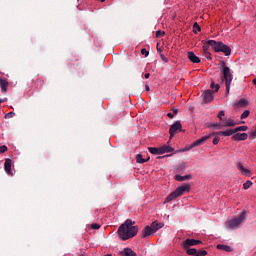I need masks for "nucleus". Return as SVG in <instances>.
Here are the masks:
<instances>
[{
    "mask_svg": "<svg viewBox=\"0 0 256 256\" xmlns=\"http://www.w3.org/2000/svg\"><path fill=\"white\" fill-rule=\"evenodd\" d=\"M184 250H186V253L190 256L197 255V249H195V248H187Z\"/></svg>",
    "mask_w": 256,
    "mask_h": 256,
    "instance_id": "26",
    "label": "nucleus"
},
{
    "mask_svg": "<svg viewBox=\"0 0 256 256\" xmlns=\"http://www.w3.org/2000/svg\"><path fill=\"white\" fill-rule=\"evenodd\" d=\"M91 229H101V225H99L97 223H93V224H91Z\"/></svg>",
    "mask_w": 256,
    "mask_h": 256,
    "instance_id": "38",
    "label": "nucleus"
},
{
    "mask_svg": "<svg viewBox=\"0 0 256 256\" xmlns=\"http://www.w3.org/2000/svg\"><path fill=\"white\" fill-rule=\"evenodd\" d=\"M174 179L176 181H179V182H183V181H189L192 179V176L191 174H188V175H185V176H181V175H175L174 176Z\"/></svg>",
    "mask_w": 256,
    "mask_h": 256,
    "instance_id": "16",
    "label": "nucleus"
},
{
    "mask_svg": "<svg viewBox=\"0 0 256 256\" xmlns=\"http://www.w3.org/2000/svg\"><path fill=\"white\" fill-rule=\"evenodd\" d=\"M250 137H251L252 139H256V130H254V131H252V132L250 133Z\"/></svg>",
    "mask_w": 256,
    "mask_h": 256,
    "instance_id": "41",
    "label": "nucleus"
},
{
    "mask_svg": "<svg viewBox=\"0 0 256 256\" xmlns=\"http://www.w3.org/2000/svg\"><path fill=\"white\" fill-rule=\"evenodd\" d=\"M208 127H209V129H211V127H215L216 129H222V127H223V125H221V124H217V123H210V124H208Z\"/></svg>",
    "mask_w": 256,
    "mask_h": 256,
    "instance_id": "29",
    "label": "nucleus"
},
{
    "mask_svg": "<svg viewBox=\"0 0 256 256\" xmlns=\"http://www.w3.org/2000/svg\"><path fill=\"white\" fill-rule=\"evenodd\" d=\"M249 104L246 99L242 98L237 102V107H245Z\"/></svg>",
    "mask_w": 256,
    "mask_h": 256,
    "instance_id": "25",
    "label": "nucleus"
},
{
    "mask_svg": "<svg viewBox=\"0 0 256 256\" xmlns=\"http://www.w3.org/2000/svg\"><path fill=\"white\" fill-rule=\"evenodd\" d=\"M6 151H7V146H5V145L0 146V154L5 153Z\"/></svg>",
    "mask_w": 256,
    "mask_h": 256,
    "instance_id": "39",
    "label": "nucleus"
},
{
    "mask_svg": "<svg viewBox=\"0 0 256 256\" xmlns=\"http://www.w3.org/2000/svg\"><path fill=\"white\" fill-rule=\"evenodd\" d=\"M11 159L7 158L4 163V169L8 175H13V172L11 171Z\"/></svg>",
    "mask_w": 256,
    "mask_h": 256,
    "instance_id": "15",
    "label": "nucleus"
},
{
    "mask_svg": "<svg viewBox=\"0 0 256 256\" xmlns=\"http://www.w3.org/2000/svg\"><path fill=\"white\" fill-rule=\"evenodd\" d=\"M141 54H142V55H145V57H149V51H147V49H145V48H143V49L141 50Z\"/></svg>",
    "mask_w": 256,
    "mask_h": 256,
    "instance_id": "37",
    "label": "nucleus"
},
{
    "mask_svg": "<svg viewBox=\"0 0 256 256\" xmlns=\"http://www.w3.org/2000/svg\"><path fill=\"white\" fill-rule=\"evenodd\" d=\"M167 117H169V119H173V117H175V114H173V113H168V114H167Z\"/></svg>",
    "mask_w": 256,
    "mask_h": 256,
    "instance_id": "43",
    "label": "nucleus"
},
{
    "mask_svg": "<svg viewBox=\"0 0 256 256\" xmlns=\"http://www.w3.org/2000/svg\"><path fill=\"white\" fill-rule=\"evenodd\" d=\"M247 129H249L247 126L236 127L234 128V133H239V131H247Z\"/></svg>",
    "mask_w": 256,
    "mask_h": 256,
    "instance_id": "27",
    "label": "nucleus"
},
{
    "mask_svg": "<svg viewBox=\"0 0 256 256\" xmlns=\"http://www.w3.org/2000/svg\"><path fill=\"white\" fill-rule=\"evenodd\" d=\"M182 127L183 126L179 121H176L174 124H172L169 129L170 139H173V137H175V133H177V131H181Z\"/></svg>",
    "mask_w": 256,
    "mask_h": 256,
    "instance_id": "8",
    "label": "nucleus"
},
{
    "mask_svg": "<svg viewBox=\"0 0 256 256\" xmlns=\"http://www.w3.org/2000/svg\"><path fill=\"white\" fill-rule=\"evenodd\" d=\"M220 66V81L221 83H225L226 85V95H229V91H231V83H233V73L231 72V68L227 66V63L223 60L219 62Z\"/></svg>",
    "mask_w": 256,
    "mask_h": 256,
    "instance_id": "3",
    "label": "nucleus"
},
{
    "mask_svg": "<svg viewBox=\"0 0 256 256\" xmlns=\"http://www.w3.org/2000/svg\"><path fill=\"white\" fill-rule=\"evenodd\" d=\"M211 89L213 90H205L204 93L202 94L203 97V101L204 103H211V101H213L214 93H217V91H219V89H221V86L219 84H215V81H212L210 84Z\"/></svg>",
    "mask_w": 256,
    "mask_h": 256,
    "instance_id": "5",
    "label": "nucleus"
},
{
    "mask_svg": "<svg viewBox=\"0 0 256 256\" xmlns=\"http://www.w3.org/2000/svg\"><path fill=\"white\" fill-rule=\"evenodd\" d=\"M149 157L148 158H143V155L142 154H137L136 155V163H140V164H142V163H147V161H149Z\"/></svg>",
    "mask_w": 256,
    "mask_h": 256,
    "instance_id": "23",
    "label": "nucleus"
},
{
    "mask_svg": "<svg viewBox=\"0 0 256 256\" xmlns=\"http://www.w3.org/2000/svg\"><path fill=\"white\" fill-rule=\"evenodd\" d=\"M245 219H247V211H242L236 217L229 219L226 221V227L228 229H239L241 223H244Z\"/></svg>",
    "mask_w": 256,
    "mask_h": 256,
    "instance_id": "4",
    "label": "nucleus"
},
{
    "mask_svg": "<svg viewBox=\"0 0 256 256\" xmlns=\"http://www.w3.org/2000/svg\"><path fill=\"white\" fill-rule=\"evenodd\" d=\"M14 115H15V112H9L5 114V119H13Z\"/></svg>",
    "mask_w": 256,
    "mask_h": 256,
    "instance_id": "33",
    "label": "nucleus"
},
{
    "mask_svg": "<svg viewBox=\"0 0 256 256\" xmlns=\"http://www.w3.org/2000/svg\"><path fill=\"white\" fill-rule=\"evenodd\" d=\"M188 59L191 61V63H201V59L195 55L194 52H188Z\"/></svg>",
    "mask_w": 256,
    "mask_h": 256,
    "instance_id": "14",
    "label": "nucleus"
},
{
    "mask_svg": "<svg viewBox=\"0 0 256 256\" xmlns=\"http://www.w3.org/2000/svg\"><path fill=\"white\" fill-rule=\"evenodd\" d=\"M216 247L220 251H225L226 253H231V251H233V248H231V246H227L224 244H218Z\"/></svg>",
    "mask_w": 256,
    "mask_h": 256,
    "instance_id": "18",
    "label": "nucleus"
},
{
    "mask_svg": "<svg viewBox=\"0 0 256 256\" xmlns=\"http://www.w3.org/2000/svg\"><path fill=\"white\" fill-rule=\"evenodd\" d=\"M164 224L158 221H154L151 223L150 228L154 231V233H157L159 229H163Z\"/></svg>",
    "mask_w": 256,
    "mask_h": 256,
    "instance_id": "13",
    "label": "nucleus"
},
{
    "mask_svg": "<svg viewBox=\"0 0 256 256\" xmlns=\"http://www.w3.org/2000/svg\"><path fill=\"white\" fill-rule=\"evenodd\" d=\"M247 137H249L247 133H236L231 137V139L232 141H246Z\"/></svg>",
    "mask_w": 256,
    "mask_h": 256,
    "instance_id": "10",
    "label": "nucleus"
},
{
    "mask_svg": "<svg viewBox=\"0 0 256 256\" xmlns=\"http://www.w3.org/2000/svg\"><path fill=\"white\" fill-rule=\"evenodd\" d=\"M191 186L189 184H183L182 186L178 187L175 191L178 195V197H181L185 191H190Z\"/></svg>",
    "mask_w": 256,
    "mask_h": 256,
    "instance_id": "12",
    "label": "nucleus"
},
{
    "mask_svg": "<svg viewBox=\"0 0 256 256\" xmlns=\"http://www.w3.org/2000/svg\"><path fill=\"white\" fill-rule=\"evenodd\" d=\"M144 77H145V79H149V77H151V74L146 73V74L144 75Z\"/></svg>",
    "mask_w": 256,
    "mask_h": 256,
    "instance_id": "44",
    "label": "nucleus"
},
{
    "mask_svg": "<svg viewBox=\"0 0 256 256\" xmlns=\"http://www.w3.org/2000/svg\"><path fill=\"white\" fill-rule=\"evenodd\" d=\"M197 31H201V26H199V23L195 22L193 25V32L197 34Z\"/></svg>",
    "mask_w": 256,
    "mask_h": 256,
    "instance_id": "28",
    "label": "nucleus"
},
{
    "mask_svg": "<svg viewBox=\"0 0 256 256\" xmlns=\"http://www.w3.org/2000/svg\"><path fill=\"white\" fill-rule=\"evenodd\" d=\"M146 91H150L151 89L149 88V85H145Z\"/></svg>",
    "mask_w": 256,
    "mask_h": 256,
    "instance_id": "47",
    "label": "nucleus"
},
{
    "mask_svg": "<svg viewBox=\"0 0 256 256\" xmlns=\"http://www.w3.org/2000/svg\"><path fill=\"white\" fill-rule=\"evenodd\" d=\"M157 51H158L159 53H161V48H157Z\"/></svg>",
    "mask_w": 256,
    "mask_h": 256,
    "instance_id": "48",
    "label": "nucleus"
},
{
    "mask_svg": "<svg viewBox=\"0 0 256 256\" xmlns=\"http://www.w3.org/2000/svg\"><path fill=\"white\" fill-rule=\"evenodd\" d=\"M173 115H177L179 113V110L176 108H172Z\"/></svg>",
    "mask_w": 256,
    "mask_h": 256,
    "instance_id": "42",
    "label": "nucleus"
},
{
    "mask_svg": "<svg viewBox=\"0 0 256 256\" xmlns=\"http://www.w3.org/2000/svg\"><path fill=\"white\" fill-rule=\"evenodd\" d=\"M0 87H1L2 93H7V88L9 87V82H7V80H5V79H1Z\"/></svg>",
    "mask_w": 256,
    "mask_h": 256,
    "instance_id": "19",
    "label": "nucleus"
},
{
    "mask_svg": "<svg viewBox=\"0 0 256 256\" xmlns=\"http://www.w3.org/2000/svg\"><path fill=\"white\" fill-rule=\"evenodd\" d=\"M171 156H172V154L163 156V159H165V157H171ZM157 159H162V157H158Z\"/></svg>",
    "mask_w": 256,
    "mask_h": 256,
    "instance_id": "46",
    "label": "nucleus"
},
{
    "mask_svg": "<svg viewBox=\"0 0 256 256\" xmlns=\"http://www.w3.org/2000/svg\"><path fill=\"white\" fill-rule=\"evenodd\" d=\"M219 141H220L219 137H215L213 139V145H219Z\"/></svg>",
    "mask_w": 256,
    "mask_h": 256,
    "instance_id": "40",
    "label": "nucleus"
},
{
    "mask_svg": "<svg viewBox=\"0 0 256 256\" xmlns=\"http://www.w3.org/2000/svg\"><path fill=\"white\" fill-rule=\"evenodd\" d=\"M197 256H205L207 255V251L206 250H200V251H197Z\"/></svg>",
    "mask_w": 256,
    "mask_h": 256,
    "instance_id": "35",
    "label": "nucleus"
},
{
    "mask_svg": "<svg viewBox=\"0 0 256 256\" xmlns=\"http://www.w3.org/2000/svg\"><path fill=\"white\" fill-rule=\"evenodd\" d=\"M249 115H250L249 110H245V111L241 114L240 119H247V117H249Z\"/></svg>",
    "mask_w": 256,
    "mask_h": 256,
    "instance_id": "30",
    "label": "nucleus"
},
{
    "mask_svg": "<svg viewBox=\"0 0 256 256\" xmlns=\"http://www.w3.org/2000/svg\"><path fill=\"white\" fill-rule=\"evenodd\" d=\"M164 35H165V31H161V30L156 31V37L157 38L163 37Z\"/></svg>",
    "mask_w": 256,
    "mask_h": 256,
    "instance_id": "34",
    "label": "nucleus"
},
{
    "mask_svg": "<svg viewBox=\"0 0 256 256\" xmlns=\"http://www.w3.org/2000/svg\"><path fill=\"white\" fill-rule=\"evenodd\" d=\"M251 185H253V182L251 181H246L244 184H243V188L244 189H249L251 187Z\"/></svg>",
    "mask_w": 256,
    "mask_h": 256,
    "instance_id": "31",
    "label": "nucleus"
},
{
    "mask_svg": "<svg viewBox=\"0 0 256 256\" xmlns=\"http://www.w3.org/2000/svg\"><path fill=\"white\" fill-rule=\"evenodd\" d=\"M3 103V100L2 99H0V105Z\"/></svg>",
    "mask_w": 256,
    "mask_h": 256,
    "instance_id": "49",
    "label": "nucleus"
},
{
    "mask_svg": "<svg viewBox=\"0 0 256 256\" xmlns=\"http://www.w3.org/2000/svg\"><path fill=\"white\" fill-rule=\"evenodd\" d=\"M208 139H211V135L208 136H203L202 138L194 141L192 144L189 146H186L184 151H191L194 147H199L200 145H203L207 142Z\"/></svg>",
    "mask_w": 256,
    "mask_h": 256,
    "instance_id": "6",
    "label": "nucleus"
},
{
    "mask_svg": "<svg viewBox=\"0 0 256 256\" xmlns=\"http://www.w3.org/2000/svg\"><path fill=\"white\" fill-rule=\"evenodd\" d=\"M235 125H237V122L233 119H228L223 122L222 127H235Z\"/></svg>",
    "mask_w": 256,
    "mask_h": 256,
    "instance_id": "22",
    "label": "nucleus"
},
{
    "mask_svg": "<svg viewBox=\"0 0 256 256\" xmlns=\"http://www.w3.org/2000/svg\"><path fill=\"white\" fill-rule=\"evenodd\" d=\"M236 167L242 175H245V177H249V175H251V171H249V169H247V168H244V166L241 162H238L236 164Z\"/></svg>",
    "mask_w": 256,
    "mask_h": 256,
    "instance_id": "11",
    "label": "nucleus"
},
{
    "mask_svg": "<svg viewBox=\"0 0 256 256\" xmlns=\"http://www.w3.org/2000/svg\"><path fill=\"white\" fill-rule=\"evenodd\" d=\"M160 59H161L162 61H164V63H168V62H169V60L167 59V57H165V55L162 54V53H160Z\"/></svg>",
    "mask_w": 256,
    "mask_h": 256,
    "instance_id": "36",
    "label": "nucleus"
},
{
    "mask_svg": "<svg viewBox=\"0 0 256 256\" xmlns=\"http://www.w3.org/2000/svg\"><path fill=\"white\" fill-rule=\"evenodd\" d=\"M202 43H203L202 49L204 51V57L206 59H210V60L212 59L211 54L209 53V47H211L213 51H215V53H224L226 57H229V55H231V47L225 45L221 41L203 40Z\"/></svg>",
    "mask_w": 256,
    "mask_h": 256,
    "instance_id": "1",
    "label": "nucleus"
},
{
    "mask_svg": "<svg viewBox=\"0 0 256 256\" xmlns=\"http://www.w3.org/2000/svg\"><path fill=\"white\" fill-rule=\"evenodd\" d=\"M177 197H179V196H178V194H177V192H176V190H175V191H173L172 193H170V194L166 197L165 203H169V202H171V201H174V199H177Z\"/></svg>",
    "mask_w": 256,
    "mask_h": 256,
    "instance_id": "21",
    "label": "nucleus"
},
{
    "mask_svg": "<svg viewBox=\"0 0 256 256\" xmlns=\"http://www.w3.org/2000/svg\"><path fill=\"white\" fill-rule=\"evenodd\" d=\"M210 135L211 137H214L215 135H219V132H212Z\"/></svg>",
    "mask_w": 256,
    "mask_h": 256,
    "instance_id": "45",
    "label": "nucleus"
},
{
    "mask_svg": "<svg viewBox=\"0 0 256 256\" xmlns=\"http://www.w3.org/2000/svg\"><path fill=\"white\" fill-rule=\"evenodd\" d=\"M203 243L201 240H195V239H186L182 243L183 249H189L190 247H195L196 245H201Z\"/></svg>",
    "mask_w": 256,
    "mask_h": 256,
    "instance_id": "7",
    "label": "nucleus"
},
{
    "mask_svg": "<svg viewBox=\"0 0 256 256\" xmlns=\"http://www.w3.org/2000/svg\"><path fill=\"white\" fill-rule=\"evenodd\" d=\"M151 235H155V231L151 228V226H146L142 231H141V237L143 239H149Z\"/></svg>",
    "mask_w": 256,
    "mask_h": 256,
    "instance_id": "9",
    "label": "nucleus"
},
{
    "mask_svg": "<svg viewBox=\"0 0 256 256\" xmlns=\"http://www.w3.org/2000/svg\"><path fill=\"white\" fill-rule=\"evenodd\" d=\"M219 135H222L223 137H231V135L235 134V129H228L225 131H219Z\"/></svg>",
    "mask_w": 256,
    "mask_h": 256,
    "instance_id": "20",
    "label": "nucleus"
},
{
    "mask_svg": "<svg viewBox=\"0 0 256 256\" xmlns=\"http://www.w3.org/2000/svg\"><path fill=\"white\" fill-rule=\"evenodd\" d=\"M223 117H225V111L221 110L219 113H218V119L220 121H223Z\"/></svg>",
    "mask_w": 256,
    "mask_h": 256,
    "instance_id": "32",
    "label": "nucleus"
},
{
    "mask_svg": "<svg viewBox=\"0 0 256 256\" xmlns=\"http://www.w3.org/2000/svg\"><path fill=\"white\" fill-rule=\"evenodd\" d=\"M148 150L152 155H161V148L149 147Z\"/></svg>",
    "mask_w": 256,
    "mask_h": 256,
    "instance_id": "24",
    "label": "nucleus"
},
{
    "mask_svg": "<svg viewBox=\"0 0 256 256\" xmlns=\"http://www.w3.org/2000/svg\"><path fill=\"white\" fill-rule=\"evenodd\" d=\"M173 151H175V149H173L171 146H168V145H164L160 147L161 155L165 153H173Z\"/></svg>",
    "mask_w": 256,
    "mask_h": 256,
    "instance_id": "17",
    "label": "nucleus"
},
{
    "mask_svg": "<svg viewBox=\"0 0 256 256\" xmlns=\"http://www.w3.org/2000/svg\"><path fill=\"white\" fill-rule=\"evenodd\" d=\"M135 225V221L127 219L122 225L118 228V235L122 241H128V239H133L139 233V226Z\"/></svg>",
    "mask_w": 256,
    "mask_h": 256,
    "instance_id": "2",
    "label": "nucleus"
}]
</instances>
